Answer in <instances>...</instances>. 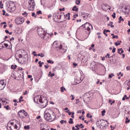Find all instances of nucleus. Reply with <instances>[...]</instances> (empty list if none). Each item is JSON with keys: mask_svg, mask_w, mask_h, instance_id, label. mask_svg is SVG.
<instances>
[{"mask_svg": "<svg viewBox=\"0 0 130 130\" xmlns=\"http://www.w3.org/2000/svg\"><path fill=\"white\" fill-rule=\"evenodd\" d=\"M55 113L54 112H52V115L49 113H45L44 114V118L46 119L47 121H49L51 122V121H54L55 120Z\"/></svg>", "mask_w": 130, "mask_h": 130, "instance_id": "obj_1", "label": "nucleus"}, {"mask_svg": "<svg viewBox=\"0 0 130 130\" xmlns=\"http://www.w3.org/2000/svg\"><path fill=\"white\" fill-rule=\"evenodd\" d=\"M5 9L8 13H12V12H14L15 10V4L10 1H7L6 2V7Z\"/></svg>", "mask_w": 130, "mask_h": 130, "instance_id": "obj_2", "label": "nucleus"}, {"mask_svg": "<svg viewBox=\"0 0 130 130\" xmlns=\"http://www.w3.org/2000/svg\"><path fill=\"white\" fill-rule=\"evenodd\" d=\"M23 52H25V51L21 50L17 51L15 53V56L16 59L18 60V61L22 62V60H21V59H22L23 56H24V54H23Z\"/></svg>", "mask_w": 130, "mask_h": 130, "instance_id": "obj_3", "label": "nucleus"}, {"mask_svg": "<svg viewBox=\"0 0 130 130\" xmlns=\"http://www.w3.org/2000/svg\"><path fill=\"white\" fill-rule=\"evenodd\" d=\"M37 32L39 36H40V37H42V39H44L47 35V34L45 32V30H44V29L43 28L38 29Z\"/></svg>", "mask_w": 130, "mask_h": 130, "instance_id": "obj_4", "label": "nucleus"}, {"mask_svg": "<svg viewBox=\"0 0 130 130\" xmlns=\"http://www.w3.org/2000/svg\"><path fill=\"white\" fill-rule=\"evenodd\" d=\"M82 27H84L85 30H87V31H88V34H90V33H91V29L93 30V26H92V25L90 24V23L88 22H86L84 24H83L82 25Z\"/></svg>", "mask_w": 130, "mask_h": 130, "instance_id": "obj_5", "label": "nucleus"}, {"mask_svg": "<svg viewBox=\"0 0 130 130\" xmlns=\"http://www.w3.org/2000/svg\"><path fill=\"white\" fill-rule=\"evenodd\" d=\"M28 10L29 11H33L35 9V2L34 0H29L28 1Z\"/></svg>", "mask_w": 130, "mask_h": 130, "instance_id": "obj_6", "label": "nucleus"}, {"mask_svg": "<svg viewBox=\"0 0 130 130\" xmlns=\"http://www.w3.org/2000/svg\"><path fill=\"white\" fill-rule=\"evenodd\" d=\"M15 24L17 25H21L25 22V18L23 17H18L15 20Z\"/></svg>", "mask_w": 130, "mask_h": 130, "instance_id": "obj_7", "label": "nucleus"}, {"mask_svg": "<svg viewBox=\"0 0 130 130\" xmlns=\"http://www.w3.org/2000/svg\"><path fill=\"white\" fill-rule=\"evenodd\" d=\"M28 54H25L21 59V62L18 61V62L21 64H26V63H27V61H28Z\"/></svg>", "mask_w": 130, "mask_h": 130, "instance_id": "obj_8", "label": "nucleus"}, {"mask_svg": "<svg viewBox=\"0 0 130 130\" xmlns=\"http://www.w3.org/2000/svg\"><path fill=\"white\" fill-rule=\"evenodd\" d=\"M18 115L19 117L24 118V116H27L28 115V113H27L25 110H21L18 112Z\"/></svg>", "mask_w": 130, "mask_h": 130, "instance_id": "obj_9", "label": "nucleus"}, {"mask_svg": "<svg viewBox=\"0 0 130 130\" xmlns=\"http://www.w3.org/2000/svg\"><path fill=\"white\" fill-rule=\"evenodd\" d=\"M53 20L55 22H58L57 20H59L61 18V15H59L58 13H55L53 15Z\"/></svg>", "mask_w": 130, "mask_h": 130, "instance_id": "obj_10", "label": "nucleus"}, {"mask_svg": "<svg viewBox=\"0 0 130 130\" xmlns=\"http://www.w3.org/2000/svg\"><path fill=\"white\" fill-rule=\"evenodd\" d=\"M43 99V96L37 95L34 98V102H35V103H38V102H40V103H41V102H42Z\"/></svg>", "mask_w": 130, "mask_h": 130, "instance_id": "obj_11", "label": "nucleus"}, {"mask_svg": "<svg viewBox=\"0 0 130 130\" xmlns=\"http://www.w3.org/2000/svg\"><path fill=\"white\" fill-rule=\"evenodd\" d=\"M41 103H42V106L43 108L47 107L48 102L47 101L46 98H44V96H43L42 101L41 102Z\"/></svg>", "mask_w": 130, "mask_h": 130, "instance_id": "obj_12", "label": "nucleus"}, {"mask_svg": "<svg viewBox=\"0 0 130 130\" xmlns=\"http://www.w3.org/2000/svg\"><path fill=\"white\" fill-rule=\"evenodd\" d=\"M11 126H19L20 125V122L17 120H14L13 122H10Z\"/></svg>", "mask_w": 130, "mask_h": 130, "instance_id": "obj_13", "label": "nucleus"}, {"mask_svg": "<svg viewBox=\"0 0 130 130\" xmlns=\"http://www.w3.org/2000/svg\"><path fill=\"white\" fill-rule=\"evenodd\" d=\"M6 42H8V44L5 43L4 46L8 49H12V43L9 41H6Z\"/></svg>", "mask_w": 130, "mask_h": 130, "instance_id": "obj_14", "label": "nucleus"}, {"mask_svg": "<svg viewBox=\"0 0 130 130\" xmlns=\"http://www.w3.org/2000/svg\"><path fill=\"white\" fill-rule=\"evenodd\" d=\"M101 125L102 126H107V125H108V124H109V123H108V121L105 120H101Z\"/></svg>", "mask_w": 130, "mask_h": 130, "instance_id": "obj_15", "label": "nucleus"}, {"mask_svg": "<svg viewBox=\"0 0 130 130\" xmlns=\"http://www.w3.org/2000/svg\"><path fill=\"white\" fill-rule=\"evenodd\" d=\"M53 47L55 48H58V49H61V45H59L57 42H54L53 43Z\"/></svg>", "mask_w": 130, "mask_h": 130, "instance_id": "obj_16", "label": "nucleus"}, {"mask_svg": "<svg viewBox=\"0 0 130 130\" xmlns=\"http://www.w3.org/2000/svg\"><path fill=\"white\" fill-rule=\"evenodd\" d=\"M5 87H6V84L4 80H2L0 81V90H4L5 89Z\"/></svg>", "mask_w": 130, "mask_h": 130, "instance_id": "obj_17", "label": "nucleus"}, {"mask_svg": "<svg viewBox=\"0 0 130 130\" xmlns=\"http://www.w3.org/2000/svg\"><path fill=\"white\" fill-rule=\"evenodd\" d=\"M18 126H9L8 125V129L9 130H19L20 128H18Z\"/></svg>", "mask_w": 130, "mask_h": 130, "instance_id": "obj_18", "label": "nucleus"}, {"mask_svg": "<svg viewBox=\"0 0 130 130\" xmlns=\"http://www.w3.org/2000/svg\"><path fill=\"white\" fill-rule=\"evenodd\" d=\"M102 8L104 11H107L110 9V6H108L107 4L103 5L102 6Z\"/></svg>", "mask_w": 130, "mask_h": 130, "instance_id": "obj_19", "label": "nucleus"}, {"mask_svg": "<svg viewBox=\"0 0 130 130\" xmlns=\"http://www.w3.org/2000/svg\"><path fill=\"white\" fill-rule=\"evenodd\" d=\"M76 81H78V83H81V82H82L83 80H84V76L82 75L79 77H76Z\"/></svg>", "mask_w": 130, "mask_h": 130, "instance_id": "obj_20", "label": "nucleus"}, {"mask_svg": "<svg viewBox=\"0 0 130 130\" xmlns=\"http://www.w3.org/2000/svg\"><path fill=\"white\" fill-rule=\"evenodd\" d=\"M59 50H61L60 51L61 52L63 53L67 51V48H62V46H61V49H59Z\"/></svg>", "mask_w": 130, "mask_h": 130, "instance_id": "obj_21", "label": "nucleus"}, {"mask_svg": "<svg viewBox=\"0 0 130 130\" xmlns=\"http://www.w3.org/2000/svg\"><path fill=\"white\" fill-rule=\"evenodd\" d=\"M123 52L124 51L122 48L118 49V53H119V54H121L122 53H123Z\"/></svg>", "mask_w": 130, "mask_h": 130, "instance_id": "obj_22", "label": "nucleus"}, {"mask_svg": "<svg viewBox=\"0 0 130 130\" xmlns=\"http://www.w3.org/2000/svg\"><path fill=\"white\" fill-rule=\"evenodd\" d=\"M129 100V98L127 97V96H126V94H125V95H124V96L122 98V100L123 101H124V100Z\"/></svg>", "mask_w": 130, "mask_h": 130, "instance_id": "obj_23", "label": "nucleus"}, {"mask_svg": "<svg viewBox=\"0 0 130 130\" xmlns=\"http://www.w3.org/2000/svg\"><path fill=\"white\" fill-rule=\"evenodd\" d=\"M72 11H75V12H78V11H79V8H77V6H75L72 9Z\"/></svg>", "mask_w": 130, "mask_h": 130, "instance_id": "obj_24", "label": "nucleus"}, {"mask_svg": "<svg viewBox=\"0 0 130 130\" xmlns=\"http://www.w3.org/2000/svg\"><path fill=\"white\" fill-rule=\"evenodd\" d=\"M4 108H5V109H6V110H11V107H10V106L9 105H7L6 106H5L4 107Z\"/></svg>", "mask_w": 130, "mask_h": 130, "instance_id": "obj_25", "label": "nucleus"}, {"mask_svg": "<svg viewBox=\"0 0 130 130\" xmlns=\"http://www.w3.org/2000/svg\"><path fill=\"white\" fill-rule=\"evenodd\" d=\"M60 90H61V92H62V93H63V92H64V91H67V89L64 87H61Z\"/></svg>", "mask_w": 130, "mask_h": 130, "instance_id": "obj_26", "label": "nucleus"}, {"mask_svg": "<svg viewBox=\"0 0 130 130\" xmlns=\"http://www.w3.org/2000/svg\"><path fill=\"white\" fill-rule=\"evenodd\" d=\"M82 60H83V62L84 63H86V62H87V61H88V60H88V58H83L82 59Z\"/></svg>", "mask_w": 130, "mask_h": 130, "instance_id": "obj_27", "label": "nucleus"}, {"mask_svg": "<svg viewBox=\"0 0 130 130\" xmlns=\"http://www.w3.org/2000/svg\"><path fill=\"white\" fill-rule=\"evenodd\" d=\"M130 89V81H128L127 83V90H128Z\"/></svg>", "mask_w": 130, "mask_h": 130, "instance_id": "obj_28", "label": "nucleus"}, {"mask_svg": "<svg viewBox=\"0 0 130 130\" xmlns=\"http://www.w3.org/2000/svg\"><path fill=\"white\" fill-rule=\"evenodd\" d=\"M47 62H48V63H51V64H53V63H54V62L51 60H47Z\"/></svg>", "mask_w": 130, "mask_h": 130, "instance_id": "obj_29", "label": "nucleus"}, {"mask_svg": "<svg viewBox=\"0 0 130 130\" xmlns=\"http://www.w3.org/2000/svg\"><path fill=\"white\" fill-rule=\"evenodd\" d=\"M73 120L72 118H70L69 121V123H70V124H73L74 121Z\"/></svg>", "mask_w": 130, "mask_h": 130, "instance_id": "obj_30", "label": "nucleus"}, {"mask_svg": "<svg viewBox=\"0 0 130 130\" xmlns=\"http://www.w3.org/2000/svg\"><path fill=\"white\" fill-rule=\"evenodd\" d=\"M48 76L49 77H51V78H52V77H53V76H54V73H52L51 72H50L49 73Z\"/></svg>", "mask_w": 130, "mask_h": 130, "instance_id": "obj_31", "label": "nucleus"}, {"mask_svg": "<svg viewBox=\"0 0 130 130\" xmlns=\"http://www.w3.org/2000/svg\"><path fill=\"white\" fill-rule=\"evenodd\" d=\"M38 56H41V57H44V54H43V53H39L38 54Z\"/></svg>", "mask_w": 130, "mask_h": 130, "instance_id": "obj_32", "label": "nucleus"}, {"mask_svg": "<svg viewBox=\"0 0 130 130\" xmlns=\"http://www.w3.org/2000/svg\"><path fill=\"white\" fill-rule=\"evenodd\" d=\"M11 69H12V70H16V69H17V65H12Z\"/></svg>", "mask_w": 130, "mask_h": 130, "instance_id": "obj_33", "label": "nucleus"}, {"mask_svg": "<svg viewBox=\"0 0 130 130\" xmlns=\"http://www.w3.org/2000/svg\"><path fill=\"white\" fill-rule=\"evenodd\" d=\"M116 14L115 13V12H114L113 13V14L112 15V17L113 18V19H115V18H116Z\"/></svg>", "mask_w": 130, "mask_h": 130, "instance_id": "obj_34", "label": "nucleus"}, {"mask_svg": "<svg viewBox=\"0 0 130 130\" xmlns=\"http://www.w3.org/2000/svg\"><path fill=\"white\" fill-rule=\"evenodd\" d=\"M0 101H2V103H5V102H6V99L5 98H3V99L0 98Z\"/></svg>", "mask_w": 130, "mask_h": 130, "instance_id": "obj_35", "label": "nucleus"}, {"mask_svg": "<svg viewBox=\"0 0 130 130\" xmlns=\"http://www.w3.org/2000/svg\"><path fill=\"white\" fill-rule=\"evenodd\" d=\"M129 121H130V120L128 119V118L126 117V118H125V123H129Z\"/></svg>", "mask_w": 130, "mask_h": 130, "instance_id": "obj_36", "label": "nucleus"}, {"mask_svg": "<svg viewBox=\"0 0 130 130\" xmlns=\"http://www.w3.org/2000/svg\"><path fill=\"white\" fill-rule=\"evenodd\" d=\"M64 110L65 111V112H66V113H68V112H70V110H69L68 108H65Z\"/></svg>", "mask_w": 130, "mask_h": 130, "instance_id": "obj_37", "label": "nucleus"}, {"mask_svg": "<svg viewBox=\"0 0 130 130\" xmlns=\"http://www.w3.org/2000/svg\"><path fill=\"white\" fill-rule=\"evenodd\" d=\"M120 43H121V41L119 42L118 43L117 42H115V45H116V46H118V45H120Z\"/></svg>", "mask_w": 130, "mask_h": 130, "instance_id": "obj_38", "label": "nucleus"}, {"mask_svg": "<svg viewBox=\"0 0 130 130\" xmlns=\"http://www.w3.org/2000/svg\"><path fill=\"white\" fill-rule=\"evenodd\" d=\"M106 112V111H105V110H104L103 111H102V116H104V115H105V113Z\"/></svg>", "mask_w": 130, "mask_h": 130, "instance_id": "obj_39", "label": "nucleus"}, {"mask_svg": "<svg viewBox=\"0 0 130 130\" xmlns=\"http://www.w3.org/2000/svg\"><path fill=\"white\" fill-rule=\"evenodd\" d=\"M24 129H30V126L29 125L24 126Z\"/></svg>", "mask_w": 130, "mask_h": 130, "instance_id": "obj_40", "label": "nucleus"}, {"mask_svg": "<svg viewBox=\"0 0 130 130\" xmlns=\"http://www.w3.org/2000/svg\"><path fill=\"white\" fill-rule=\"evenodd\" d=\"M86 117H89V118H92V115H90L89 113L87 114Z\"/></svg>", "mask_w": 130, "mask_h": 130, "instance_id": "obj_41", "label": "nucleus"}, {"mask_svg": "<svg viewBox=\"0 0 130 130\" xmlns=\"http://www.w3.org/2000/svg\"><path fill=\"white\" fill-rule=\"evenodd\" d=\"M76 5H80L81 4V1L80 0H77L76 1Z\"/></svg>", "mask_w": 130, "mask_h": 130, "instance_id": "obj_42", "label": "nucleus"}, {"mask_svg": "<svg viewBox=\"0 0 130 130\" xmlns=\"http://www.w3.org/2000/svg\"><path fill=\"white\" fill-rule=\"evenodd\" d=\"M64 16L66 18H68V17L71 16V13H68V14H66Z\"/></svg>", "mask_w": 130, "mask_h": 130, "instance_id": "obj_43", "label": "nucleus"}, {"mask_svg": "<svg viewBox=\"0 0 130 130\" xmlns=\"http://www.w3.org/2000/svg\"><path fill=\"white\" fill-rule=\"evenodd\" d=\"M25 17H27L28 16V13L26 12H24L23 13H22V16H25Z\"/></svg>", "mask_w": 130, "mask_h": 130, "instance_id": "obj_44", "label": "nucleus"}, {"mask_svg": "<svg viewBox=\"0 0 130 130\" xmlns=\"http://www.w3.org/2000/svg\"><path fill=\"white\" fill-rule=\"evenodd\" d=\"M22 99H23V96H21L20 98L19 99V103H21V102H22V101H22Z\"/></svg>", "mask_w": 130, "mask_h": 130, "instance_id": "obj_45", "label": "nucleus"}, {"mask_svg": "<svg viewBox=\"0 0 130 130\" xmlns=\"http://www.w3.org/2000/svg\"><path fill=\"white\" fill-rule=\"evenodd\" d=\"M37 15H41V14H42V12L41 10H39L37 12Z\"/></svg>", "mask_w": 130, "mask_h": 130, "instance_id": "obj_46", "label": "nucleus"}, {"mask_svg": "<svg viewBox=\"0 0 130 130\" xmlns=\"http://www.w3.org/2000/svg\"><path fill=\"white\" fill-rule=\"evenodd\" d=\"M106 58H109V57H110V54L109 53H107L106 55Z\"/></svg>", "mask_w": 130, "mask_h": 130, "instance_id": "obj_47", "label": "nucleus"}, {"mask_svg": "<svg viewBox=\"0 0 130 130\" xmlns=\"http://www.w3.org/2000/svg\"><path fill=\"white\" fill-rule=\"evenodd\" d=\"M117 76H118V77H119V76H121V77H122L123 76V74H122L121 72H119V74H117Z\"/></svg>", "mask_w": 130, "mask_h": 130, "instance_id": "obj_48", "label": "nucleus"}, {"mask_svg": "<svg viewBox=\"0 0 130 130\" xmlns=\"http://www.w3.org/2000/svg\"><path fill=\"white\" fill-rule=\"evenodd\" d=\"M79 126H81V128H84L85 126H84L82 123L79 125Z\"/></svg>", "mask_w": 130, "mask_h": 130, "instance_id": "obj_49", "label": "nucleus"}, {"mask_svg": "<svg viewBox=\"0 0 130 130\" xmlns=\"http://www.w3.org/2000/svg\"><path fill=\"white\" fill-rule=\"evenodd\" d=\"M116 50V48H113V50H112V52L113 53H114V52H115V51Z\"/></svg>", "mask_w": 130, "mask_h": 130, "instance_id": "obj_50", "label": "nucleus"}, {"mask_svg": "<svg viewBox=\"0 0 130 130\" xmlns=\"http://www.w3.org/2000/svg\"><path fill=\"white\" fill-rule=\"evenodd\" d=\"M73 65L74 68H76V67H77L78 66V63H73Z\"/></svg>", "mask_w": 130, "mask_h": 130, "instance_id": "obj_51", "label": "nucleus"}, {"mask_svg": "<svg viewBox=\"0 0 130 130\" xmlns=\"http://www.w3.org/2000/svg\"><path fill=\"white\" fill-rule=\"evenodd\" d=\"M71 97H72L71 100H75V96H74V95L71 94Z\"/></svg>", "mask_w": 130, "mask_h": 130, "instance_id": "obj_52", "label": "nucleus"}, {"mask_svg": "<svg viewBox=\"0 0 130 130\" xmlns=\"http://www.w3.org/2000/svg\"><path fill=\"white\" fill-rule=\"evenodd\" d=\"M72 129L73 130H80V128L79 127H78L77 128H75V127H72Z\"/></svg>", "mask_w": 130, "mask_h": 130, "instance_id": "obj_53", "label": "nucleus"}, {"mask_svg": "<svg viewBox=\"0 0 130 130\" xmlns=\"http://www.w3.org/2000/svg\"><path fill=\"white\" fill-rule=\"evenodd\" d=\"M126 71H130V66H127L126 67Z\"/></svg>", "mask_w": 130, "mask_h": 130, "instance_id": "obj_54", "label": "nucleus"}, {"mask_svg": "<svg viewBox=\"0 0 130 130\" xmlns=\"http://www.w3.org/2000/svg\"><path fill=\"white\" fill-rule=\"evenodd\" d=\"M97 127H100V124L98 123V122H96V123Z\"/></svg>", "mask_w": 130, "mask_h": 130, "instance_id": "obj_55", "label": "nucleus"}, {"mask_svg": "<svg viewBox=\"0 0 130 130\" xmlns=\"http://www.w3.org/2000/svg\"><path fill=\"white\" fill-rule=\"evenodd\" d=\"M118 23H121V16H120L119 18Z\"/></svg>", "mask_w": 130, "mask_h": 130, "instance_id": "obj_56", "label": "nucleus"}, {"mask_svg": "<svg viewBox=\"0 0 130 130\" xmlns=\"http://www.w3.org/2000/svg\"><path fill=\"white\" fill-rule=\"evenodd\" d=\"M115 38H116V39H118V36H113V39H114Z\"/></svg>", "mask_w": 130, "mask_h": 130, "instance_id": "obj_57", "label": "nucleus"}, {"mask_svg": "<svg viewBox=\"0 0 130 130\" xmlns=\"http://www.w3.org/2000/svg\"><path fill=\"white\" fill-rule=\"evenodd\" d=\"M32 17H35V18H36V14H35V13L33 12L32 13Z\"/></svg>", "mask_w": 130, "mask_h": 130, "instance_id": "obj_58", "label": "nucleus"}, {"mask_svg": "<svg viewBox=\"0 0 130 130\" xmlns=\"http://www.w3.org/2000/svg\"><path fill=\"white\" fill-rule=\"evenodd\" d=\"M2 12H3V16H5V15H6V11H5L4 10H3L2 11Z\"/></svg>", "mask_w": 130, "mask_h": 130, "instance_id": "obj_59", "label": "nucleus"}, {"mask_svg": "<svg viewBox=\"0 0 130 130\" xmlns=\"http://www.w3.org/2000/svg\"><path fill=\"white\" fill-rule=\"evenodd\" d=\"M79 16V15L78 14H75L73 16L74 18H77V17H78Z\"/></svg>", "mask_w": 130, "mask_h": 130, "instance_id": "obj_60", "label": "nucleus"}, {"mask_svg": "<svg viewBox=\"0 0 130 130\" xmlns=\"http://www.w3.org/2000/svg\"><path fill=\"white\" fill-rule=\"evenodd\" d=\"M44 67L45 69H48V68H49V66H47V65H45Z\"/></svg>", "mask_w": 130, "mask_h": 130, "instance_id": "obj_61", "label": "nucleus"}, {"mask_svg": "<svg viewBox=\"0 0 130 130\" xmlns=\"http://www.w3.org/2000/svg\"><path fill=\"white\" fill-rule=\"evenodd\" d=\"M77 113H78V114H79V113H82V111H81V110H78V111H77Z\"/></svg>", "mask_w": 130, "mask_h": 130, "instance_id": "obj_62", "label": "nucleus"}, {"mask_svg": "<svg viewBox=\"0 0 130 130\" xmlns=\"http://www.w3.org/2000/svg\"><path fill=\"white\" fill-rule=\"evenodd\" d=\"M28 93V91L26 90L24 92H23V95H26Z\"/></svg>", "mask_w": 130, "mask_h": 130, "instance_id": "obj_63", "label": "nucleus"}, {"mask_svg": "<svg viewBox=\"0 0 130 130\" xmlns=\"http://www.w3.org/2000/svg\"><path fill=\"white\" fill-rule=\"evenodd\" d=\"M59 10L61 12V11H64V8H62V9L60 8V9H59Z\"/></svg>", "mask_w": 130, "mask_h": 130, "instance_id": "obj_64", "label": "nucleus"}]
</instances>
